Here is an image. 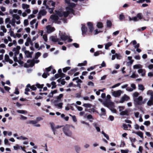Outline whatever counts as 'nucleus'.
<instances>
[{"label":"nucleus","mask_w":153,"mask_h":153,"mask_svg":"<svg viewBox=\"0 0 153 153\" xmlns=\"http://www.w3.org/2000/svg\"><path fill=\"white\" fill-rule=\"evenodd\" d=\"M72 1L76 2L78 0H71ZM65 2L67 3L68 6L66 8V12H63L61 10L58 11H56V14L59 17H66L68 14L71 13H73V10L72 8L75 6V4L73 3L70 2V0H65Z\"/></svg>","instance_id":"obj_1"},{"label":"nucleus","mask_w":153,"mask_h":153,"mask_svg":"<svg viewBox=\"0 0 153 153\" xmlns=\"http://www.w3.org/2000/svg\"><path fill=\"white\" fill-rule=\"evenodd\" d=\"M20 49V46H17L16 48H14L13 51L14 52V56L13 57L14 61L16 62H18L20 65L23 63L22 60L23 59L22 55L21 53H19V50Z\"/></svg>","instance_id":"obj_2"},{"label":"nucleus","mask_w":153,"mask_h":153,"mask_svg":"<svg viewBox=\"0 0 153 153\" xmlns=\"http://www.w3.org/2000/svg\"><path fill=\"white\" fill-rule=\"evenodd\" d=\"M20 17L17 14H14L12 15V19L10 22V24L14 27L16 26V23L19 25L21 23L20 20Z\"/></svg>","instance_id":"obj_3"},{"label":"nucleus","mask_w":153,"mask_h":153,"mask_svg":"<svg viewBox=\"0 0 153 153\" xmlns=\"http://www.w3.org/2000/svg\"><path fill=\"white\" fill-rule=\"evenodd\" d=\"M102 104L105 106L109 108L112 112L113 113H116V110L113 108L114 107V103L111 101H104L102 102Z\"/></svg>","instance_id":"obj_4"},{"label":"nucleus","mask_w":153,"mask_h":153,"mask_svg":"<svg viewBox=\"0 0 153 153\" xmlns=\"http://www.w3.org/2000/svg\"><path fill=\"white\" fill-rule=\"evenodd\" d=\"M39 62V60L34 58L32 60H28L27 63L25 64V66L27 67H32L34 65V63H38Z\"/></svg>","instance_id":"obj_5"},{"label":"nucleus","mask_w":153,"mask_h":153,"mask_svg":"<svg viewBox=\"0 0 153 153\" xmlns=\"http://www.w3.org/2000/svg\"><path fill=\"white\" fill-rule=\"evenodd\" d=\"M70 126L68 125H66L63 128V131L64 134L68 137H71L72 134L71 131L70 130Z\"/></svg>","instance_id":"obj_6"},{"label":"nucleus","mask_w":153,"mask_h":153,"mask_svg":"<svg viewBox=\"0 0 153 153\" xmlns=\"http://www.w3.org/2000/svg\"><path fill=\"white\" fill-rule=\"evenodd\" d=\"M48 4H51L50 5H47L46 8L48 9V11L50 13H52L53 12L55 3L53 1H49L48 3Z\"/></svg>","instance_id":"obj_7"},{"label":"nucleus","mask_w":153,"mask_h":153,"mask_svg":"<svg viewBox=\"0 0 153 153\" xmlns=\"http://www.w3.org/2000/svg\"><path fill=\"white\" fill-rule=\"evenodd\" d=\"M59 36L61 39L64 41L67 40L68 42H70L72 41V39L70 38L69 36H66L65 34L59 33Z\"/></svg>","instance_id":"obj_8"},{"label":"nucleus","mask_w":153,"mask_h":153,"mask_svg":"<svg viewBox=\"0 0 153 153\" xmlns=\"http://www.w3.org/2000/svg\"><path fill=\"white\" fill-rule=\"evenodd\" d=\"M51 127L53 131V132L54 135H56L58 134L57 132L58 131L57 129L60 128L61 126H55L54 124L53 123H50Z\"/></svg>","instance_id":"obj_9"},{"label":"nucleus","mask_w":153,"mask_h":153,"mask_svg":"<svg viewBox=\"0 0 153 153\" xmlns=\"http://www.w3.org/2000/svg\"><path fill=\"white\" fill-rule=\"evenodd\" d=\"M143 99V97L141 96H140L137 98H134V101L136 104L141 105H142Z\"/></svg>","instance_id":"obj_10"},{"label":"nucleus","mask_w":153,"mask_h":153,"mask_svg":"<svg viewBox=\"0 0 153 153\" xmlns=\"http://www.w3.org/2000/svg\"><path fill=\"white\" fill-rule=\"evenodd\" d=\"M123 93L121 90H118L117 91H114L112 92V95L115 97H119Z\"/></svg>","instance_id":"obj_11"},{"label":"nucleus","mask_w":153,"mask_h":153,"mask_svg":"<svg viewBox=\"0 0 153 153\" xmlns=\"http://www.w3.org/2000/svg\"><path fill=\"white\" fill-rule=\"evenodd\" d=\"M50 40L54 42H58V44L60 45H62L63 42H60L59 41V39L56 37L54 36H51L50 38Z\"/></svg>","instance_id":"obj_12"},{"label":"nucleus","mask_w":153,"mask_h":153,"mask_svg":"<svg viewBox=\"0 0 153 153\" xmlns=\"http://www.w3.org/2000/svg\"><path fill=\"white\" fill-rule=\"evenodd\" d=\"M35 24V28H37L38 25V22H36V20L35 19L31 21L30 22V27L32 28H34V26L33 25Z\"/></svg>","instance_id":"obj_13"},{"label":"nucleus","mask_w":153,"mask_h":153,"mask_svg":"<svg viewBox=\"0 0 153 153\" xmlns=\"http://www.w3.org/2000/svg\"><path fill=\"white\" fill-rule=\"evenodd\" d=\"M129 99V97L126 94H124L122 97L120 101L119 102L120 103H123L125 101H127Z\"/></svg>","instance_id":"obj_14"},{"label":"nucleus","mask_w":153,"mask_h":153,"mask_svg":"<svg viewBox=\"0 0 153 153\" xmlns=\"http://www.w3.org/2000/svg\"><path fill=\"white\" fill-rule=\"evenodd\" d=\"M131 86L132 88L128 87L126 88V90L129 92L132 91L134 90L136 88V86L135 84H132L131 85Z\"/></svg>","instance_id":"obj_15"},{"label":"nucleus","mask_w":153,"mask_h":153,"mask_svg":"<svg viewBox=\"0 0 153 153\" xmlns=\"http://www.w3.org/2000/svg\"><path fill=\"white\" fill-rule=\"evenodd\" d=\"M46 28L47 30V32L48 33H50L55 30V28L50 25L46 26Z\"/></svg>","instance_id":"obj_16"},{"label":"nucleus","mask_w":153,"mask_h":153,"mask_svg":"<svg viewBox=\"0 0 153 153\" xmlns=\"http://www.w3.org/2000/svg\"><path fill=\"white\" fill-rule=\"evenodd\" d=\"M37 123V122L36 120H30L28 122V123L32 124L36 127H40L41 126L40 125Z\"/></svg>","instance_id":"obj_17"},{"label":"nucleus","mask_w":153,"mask_h":153,"mask_svg":"<svg viewBox=\"0 0 153 153\" xmlns=\"http://www.w3.org/2000/svg\"><path fill=\"white\" fill-rule=\"evenodd\" d=\"M4 60L5 62H8L10 64L13 63V60L10 59L9 56L7 54L5 55Z\"/></svg>","instance_id":"obj_18"},{"label":"nucleus","mask_w":153,"mask_h":153,"mask_svg":"<svg viewBox=\"0 0 153 153\" xmlns=\"http://www.w3.org/2000/svg\"><path fill=\"white\" fill-rule=\"evenodd\" d=\"M138 73L139 74H141V76H144L146 74V71L144 69L142 68L138 70L137 71Z\"/></svg>","instance_id":"obj_19"},{"label":"nucleus","mask_w":153,"mask_h":153,"mask_svg":"<svg viewBox=\"0 0 153 153\" xmlns=\"http://www.w3.org/2000/svg\"><path fill=\"white\" fill-rule=\"evenodd\" d=\"M81 30L82 32V34L84 35L85 34L87 31V28L84 25H82V27L81 28Z\"/></svg>","instance_id":"obj_20"},{"label":"nucleus","mask_w":153,"mask_h":153,"mask_svg":"<svg viewBox=\"0 0 153 153\" xmlns=\"http://www.w3.org/2000/svg\"><path fill=\"white\" fill-rule=\"evenodd\" d=\"M143 68V66L140 64H137L134 65L133 66V68L134 69H140Z\"/></svg>","instance_id":"obj_21"},{"label":"nucleus","mask_w":153,"mask_h":153,"mask_svg":"<svg viewBox=\"0 0 153 153\" xmlns=\"http://www.w3.org/2000/svg\"><path fill=\"white\" fill-rule=\"evenodd\" d=\"M63 96V94H60L58 96L56 97L55 102H57L60 101L61 98Z\"/></svg>","instance_id":"obj_22"},{"label":"nucleus","mask_w":153,"mask_h":153,"mask_svg":"<svg viewBox=\"0 0 153 153\" xmlns=\"http://www.w3.org/2000/svg\"><path fill=\"white\" fill-rule=\"evenodd\" d=\"M50 18L52 20H53L54 22H56L58 20V19H59L58 16H57L55 15H51V16Z\"/></svg>","instance_id":"obj_23"},{"label":"nucleus","mask_w":153,"mask_h":153,"mask_svg":"<svg viewBox=\"0 0 153 153\" xmlns=\"http://www.w3.org/2000/svg\"><path fill=\"white\" fill-rule=\"evenodd\" d=\"M74 149L76 153H80L81 150V147L78 145H75L74 147Z\"/></svg>","instance_id":"obj_24"},{"label":"nucleus","mask_w":153,"mask_h":153,"mask_svg":"<svg viewBox=\"0 0 153 153\" xmlns=\"http://www.w3.org/2000/svg\"><path fill=\"white\" fill-rule=\"evenodd\" d=\"M63 104V103L62 102L57 103L55 102L54 104L55 106L57 107L59 109H61L62 108Z\"/></svg>","instance_id":"obj_25"},{"label":"nucleus","mask_w":153,"mask_h":153,"mask_svg":"<svg viewBox=\"0 0 153 153\" xmlns=\"http://www.w3.org/2000/svg\"><path fill=\"white\" fill-rule=\"evenodd\" d=\"M128 109H126L125 110V111H122L120 113V114L121 115L123 116L125 115H128Z\"/></svg>","instance_id":"obj_26"},{"label":"nucleus","mask_w":153,"mask_h":153,"mask_svg":"<svg viewBox=\"0 0 153 153\" xmlns=\"http://www.w3.org/2000/svg\"><path fill=\"white\" fill-rule=\"evenodd\" d=\"M87 25H88L89 29L90 30V31L91 32H92L93 30V24L91 22H88L87 23Z\"/></svg>","instance_id":"obj_27"},{"label":"nucleus","mask_w":153,"mask_h":153,"mask_svg":"<svg viewBox=\"0 0 153 153\" xmlns=\"http://www.w3.org/2000/svg\"><path fill=\"white\" fill-rule=\"evenodd\" d=\"M101 113L100 114V116L101 117L102 116H105L106 114V110L105 108H102L101 109Z\"/></svg>","instance_id":"obj_28"},{"label":"nucleus","mask_w":153,"mask_h":153,"mask_svg":"<svg viewBox=\"0 0 153 153\" xmlns=\"http://www.w3.org/2000/svg\"><path fill=\"white\" fill-rule=\"evenodd\" d=\"M47 12L45 10L42 9L40 10L39 13V14H41L42 16L45 15L46 14Z\"/></svg>","instance_id":"obj_29"},{"label":"nucleus","mask_w":153,"mask_h":153,"mask_svg":"<svg viewBox=\"0 0 153 153\" xmlns=\"http://www.w3.org/2000/svg\"><path fill=\"white\" fill-rule=\"evenodd\" d=\"M112 45V43L111 42H109L105 44V49L106 50H108V48L111 46Z\"/></svg>","instance_id":"obj_30"},{"label":"nucleus","mask_w":153,"mask_h":153,"mask_svg":"<svg viewBox=\"0 0 153 153\" xmlns=\"http://www.w3.org/2000/svg\"><path fill=\"white\" fill-rule=\"evenodd\" d=\"M104 54V52H102L101 51H98L97 52H95L94 53V56H99L100 54Z\"/></svg>","instance_id":"obj_31"},{"label":"nucleus","mask_w":153,"mask_h":153,"mask_svg":"<svg viewBox=\"0 0 153 153\" xmlns=\"http://www.w3.org/2000/svg\"><path fill=\"white\" fill-rule=\"evenodd\" d=\"M135 134L139 136L142 139H143V133L142 132L140 131H139L135 133Z\"/></svg>","instance_id":"obj_32"},{"label":"nucleus","mask_w":153,"mask_h":153,"mask_svg":"<svg viewBox=\"0 0 153 153\" xmlns=\"http://www.w3.org/2000/svg\"><path fill=\"white\" fill-rule=\"evenodd\" d=\"M24 53L27 57H30L31 56V54L28 51H25Z\"/></svg>","instance_id":"obj_33"},{"label":"nucleus","mask_w":153,"mask_h":153,"mask_svg":"<svg viewBox=\"0 0 153 153\" xmlns=\"http://www.w3.org/2000/svg\"><path fill=\"white\" fill-rule=\"evenodd\" d=\"M138 89L139 90L143 91L145 89V88L143 85L140 84L138 85Z\"/></svg>","instance_id":"obj_34"},{"label":"nucleus","mask_w":153,"mask_h":153,"mask_svg":"<svg viewBox=\"0 0 153 153\" xmlns=\"http://www.w3.org/2000/svg\"><path fill=\"white\" fill-rule=\"evenodd\" d=\"M22 7L24 9H26L29 7V5L25 4H22Z\"/></svg>","instance_id":"obj_35"},{"label":"nucleus","mask_w":153,"mask_h":153,"mask_svg":"<svg viewBox=\"0 0 153 153\" xmlns=\"http://www.w3.org/2000/svg\"><path fill=\"white\" fill-rule=\"evenodd\" d=\"M16 111L18 113L23 114H26L27 113V111L23 110H17Z\"/></svg>","instance_id":"obj_36"},{"label":"nucleus","mask_w":153,"mask_h":153,"mask_svg":"<svg viewBox=\"0 0 153 153\" xmlns=\"http://www.w3.org/2000/svg\"><path fill=\"white\" fill-rule=\"evenodd\" d=\"M83 106L85 108H91L92 106V105L90 103H84Z\"/></svg>","instance_id":"obj_37"},{"label":"nucleus","mask_w":153,"mask_h":153,"mask_svg":"<svg viewBox=\"0 0 153 153\" xmlns=\"http://www.w3.org/2000/svg\"><path fill=\"white\" fill-rule=\"evenodd\" d=\"M69 115L71 117L73 121L74 122H77V119H76V117L75 115H72L71 114H69Z\"/></svg>","instance_id":"obj_38"},{"label":"nucleus","mask_w":153,"mask_h":153,"mask_svg":"<svg viewBox=\"0 0 153 153\" xmlns=\"http://www.w3.org/2000/svg\"><path fill=\"white\" fill-rule=\"evenodd\" d=\"M0 29L3 31V33H5L7 32V29L4 26H1L0 27Z\"/></svg>","instance_id":"obj_39"},{"label":"nucleus","mask_w":153,"mask_h":153,"mask_svg":"<svg viewBox=\"0 0 153 153\" xmlns=\"http://www.w3.org/2000/svg\"><path fill=\"white\" fill-rule=\"evenodd\" d=\"M41 55V53L39 52H37L35 55V59H37Z\"/></svg>","instance_id":"obj_40"},{"label":"nucleus","mask_w":153,"mask_h":153,"mask_svg":"<svg viewBox=\"0 0 153 153\" xmlns=\"http://www.w3.org/2000/svg\"><path fill=\"white\" fill-rule=\"evenodd\" d=\"M72 105H74L75 107L79 111H81L83 110V108L81 106H77L76 105H75L74 104H72Z\"/></svg>","instance_id":"obj_41"},{"label":"nucleus","mask_w":153,"mask_h":153,"mask_svg":"<svg viewBox=\"0 0 153 153\" xmlns=\"http://www.w3.org/2000/svg\"><path fill=\"white\" fill-rule=\"evenodd\" d=\"M16 138L18 140H25L27 139V138L25 137H23V136H21L19 137H17Z\"/></svg>","instance_id":"obj_42"},{"label":"nucleus","mask_w":153,"mask_h":153,"mask_svg":"<svg viewBox=\"0 0 153 153\" xmlns=\"http://www.w3.org/2000/svg\"><path fill=\"white\" fill-rule=\"evenodd\" d=\"M116 58L117 59H120L122 58V56L120 53H116Z\"/></svg>","instance_id":"obj_43"},{"label":"nucleus","mask_w":153,"mask_h":153,"mask_svg":"<svg viewBox=\"0 0 153 153\" xmlns=\"http://www.w3.org/2000/svg\"><path fill=\"white\" fill-rule=\"evenodd\" d=\"M139 93L138 92H134L133 95L134 100V98H137V97L139 96Z\"/></svg>","instance_id":"obj_44"},{"label":"nucleus","mask_w":153,"mask_h":153,"mask_svg":"<svg viewBox=\"0 0 153 153\" xmlns=\"http://www.w3.org/2000/svg\"><path fill=\"white\" fill-rule=\"evenodd\" d=\"M137 19H141L143 17V15L141 13H140L137 15Z\"/></svg>","instance_id":"obj_45"},{"label":"nucleus","mask_w":153,"mask_h":153,"mask_svg":"<svg viewBox=\"0 0 153 153\" xmlns=\"http://www.w3.org/2000/svg\"><path fill=\"white\" fill-rule=\"evenodd\" d=\"M51 84L52 85L51 89H53L56 87V83L55 82H52L51 83Z\"/></svg>","instance_id":"obj_46"},{"label":"nucleus","mask_w":153,"mask_h":153,"mask_svg":"<svg viewBox=\"0 0 153 153\" xmlns=\"http://www.w3.org/2000/svg\"><path fill=\"white\" fill-rule=\"evenodd\" d=\"M97 26L98 28H101L103 27V25L102 23L99 22L97 23Z\"/></svg>","instance_id":"obj_47"},{"label":"nucleus","mask_w":153,"mask_h":153,"mask_svg":"<svg viewBox=\"0 0 153 153\" xmlns=\"http://www.w3.org/2000/svg\"><path fill=\"white\" fill-rule=\"evenodd\" d=\"M42 38L45 42H47L48 40V38L46 34H45L43 35Z\"/></svg>","instance_id":"obj_48"},{"label":"nucleus","mask_w":153,"mask_h":153,"mask_svg":"<svg viewBox=\"0 0 153 153\" xmlns=\"http://www.w3.org/2000/svg\"><path fill=\"white\" fill-rule=\"evenodd\" d=\"M34 46L36 48L38 49V50H39L42 48V47L41 46L39 48V45L38 43H35Z\"/></svg>","instance_id":"obj_49"},{"label":"nucleus","mask_w":153,"mask_h":153,"mask_svg":"<svg viewBox=\"0 0 153 153\" xmlns=\"http://www.w3.org/2000/svg\"><path fill=\"white\" fill-rule=\"evenodd\" d=\"M134 60H130L127 62V65L129 66H131L133 63Z\"/></svg>","instance_id":"obj_50"},{"label":"nucleus","mask_w":153,"mask_h":153,"mask_svg":"<svg viewBox=\"0 0 153 153\" xmlns=\"http://www.w3.org/2000/svg\"><path fill=\"white\" fill-rule=\"evenodd\" d=\"M17 12V9H13V10H10V14H13V13H16Z\"/></svg>","instance_id":"obj_51"},{"label":"nucleus","mask_w":153,"mask_h":153,"mask_svg":"<svg viewBox=\"0 0 153 153\" xmlns=\"http://www.w3.org/2000/svg\"><path fill=\"white\" fill-rule=\"evenodd\" d=\"M71 68L69 67H67L63 69V71L64 72H66L68 70H69Z\"/></svg>","instance_id":"obj_52"},{"label":"nucleus","mask_w":153,"mask_h":153,"mask_svg":"<svg viewBox=\"0 0 153 153\" xmlns=\"http://www.w3.org/2000/svg\"><path fill=\"white\" fill-rule=\"evenodd\" d=\"M118 108H119V111L120 112L122 111H123L125 109V107L123 106H119Z\"/></svg>","instance_id":"obj_53"},{"label":"nucleus","mask_w":153,"mask_h":153,"mask_svg":"<svg viewBox=\"0 0 153 153\" xmlns=\"http://www.w3.org/2000/svg\"><path fill=\"white\" fill-rule=\"evenodd\" d=\"M36 86L38 88H42L43 86H44L43 84H40L39 83H37L36 84Z\"/></svg>","instance_id":"obj_54"},{"label":"nucleus","mask_w":153,"mask_h":153,"mask_svg":"<svg viewBox=\"0 0 153 153\" xmlns=\"http://www.w3.org/2000/svg\"><path fill=\"white\" fill-rule=\"evenodd\" d=\"M150 122L149 121H146L144 122L143 124L146 126H148L150 125Z\"/></svg>","instance_id":"obj_55"},{"label":"nucleus","mask_w":153,"mask_h":153,"mask_svg":"<svg viewBox=\"0 0 153 153\" xmlns=\"http://www.w3.org/2000/svg\"><path fill=\"white\" fill-rule=\"evenodd\" d=\"M29 24L28 21L27 19H25L24 21V26H27Z\"/></svg>","instance_id":"obj_56"},{"label":"nucleus","mask_w":153,"mask_h":153,"mask_svg":"<svg viewBox=\"0 0 153 153\" xmlns=\"http://www.w3.org/2000/svg\"><path fill=\"white\" fill-rule=\"evenodd\" d=\"M102 134L104 135V136L108 140L109 139V137L107 134L105 133L103 131L102 132Z\"/></svg>","instance_id":"obj_57"},{"label":"nucleus","mask_w":153,"mask_h":153,"mask_svg":"<svg viewBox=\"0 0 153 153\" xmlns=\"http://www.w3.org/2000/svg\"><path fill=\"white\" fill-rule=\"evenodd\" d=\"M49 1H48V2H47V1L46 0H45L43 1V5H45V6H46H46L47 5H51V4H48V3Z\"/></svg>","instance_id":"obj_58"},{"label":"nucleus","mask_w":153,"mask_h":153,"mask_svg":"<svg viewBox=\"0 0 153 153\" xmlns=\"http://www.w3.org/2000/svg\"><path fill=\"white\" fill-rule=\"evenodd\" d=\"M153 104V101L152 100H149L147 103V104L149 106H151Z\"/></svg>","instance_id":"obj_59"},{"label":"nucleus","mask_w":153,"mask_h":153,"mask_svg":"<svg viewBox=\"0 0 153 153\" xmlns=\"http://www.w3.org/2000/svg\"><path fill=\"white\" fill-rule=\"evenodd\" d=\"M138 76L137 75L135 74V72H133L131 76L130 77L132 78H135Z\"/></svg>","instance_id":"obj_60"},{"label":"nucleus","mask_w":153,"mask_h":153,"mask_svg":"<svg viewBox=\"0 0 153 153\" xmlns=\"http://www.w3.org/2000/svg\"><path fill=\"white\" fill-rule=\"evenodd\" d=\"M13 148L15 150H17L20 149V146L18 145H16L15 146H13Z\"/></svg>","instance_id":"obj_61"},{"label":"nucleus","mask_w":153,"mask_h":153,"mask_svg":"<svg viewBox=\"0 0 153 153\" xmlns=\"http://www.w3.org/2000/svg\"><path fill=\"white\" fill-rule=\"evenodd\" d=\"M134 58L135 59L137 60H139L140 59V57L139 55H135Z\"/></svg>","instance_id":"obj_62"},{"label":"nucleus","mask_w":153,"mask_h":153,"mask_svg":"<svg viewBox=\"0 0 153 153\" xmlns=\"http://www.w3.org/2000/svg\"><path fill=\"white\" fill-rule=\"evenodd\" d=\"M107 25L108 27H111V23L110 21H108L107 22Z\"/></svg>","instance_id":"obj_63"},{"label":"nucleus","mask_w":153,"mask_h":153,"mask_svg":"<svg viewBox=\"0 0 153 153\" xmlns=\"http://www.w3.org/2000/svg\"><path fill=\"white\" fill-rule=\"evenodd\" d=\"M125 18V16L123 14H120L119 16V19L120 20H122L124 19Z\"/></svg>","instance_id":"obj_64"}]
</instances>
